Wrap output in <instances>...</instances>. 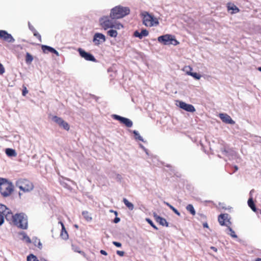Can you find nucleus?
Wrapping results in <instances>:
<instances>
[{
    "label": "nucleus",
    "instance_id": "nucleus-1",
    "mask_svg": "<svg viewBox=\"0 0 261 261\" xmlns=\"http://www.w3.org/2000/svg\"><path fill=\"white\" fill-rule=\"evenodd\" d=\"M0 214L4 215L6 220L17 227L26 229L28 228V217L23 213L14 215L6 205L0 203Z\"/></svg>",
    "mask_w": 261,
    "mask_h": 261
},
{
    "label": "nucleus",
    "instance_id": "nucleus-2",
    "mask_svg": "<svg viewBox=\"0 0 261 261\" xmlns=\"http://www.w3.org/2000/svg\"><path fill=\"white\" fill-rule=\"evenodd\" d=\"M16 186L18 188L21 192L19 191L18 195L21 198V195L23 193H28L32 191L34 186L33 183L30 180L25 178H20L16 181Z\"/></svg>",
    "mask_w": 261,
    "mask_h": 261
},
{
    "label": "nucleus",
    "instance_id": "nucleus-3",
    "mask_svg": "<svg viewBox=\"0 0 261 261\" xmlns=\"http://www.w3.org/2000/svg\"><path fill=\"white\" fill-rule=\"evenodd\" d=\"M129 12L128 8L116 6L111 10L110 17L112 19L121 18L128 15Z\"/></svg>",
    "mask_w": 261,
    "mask_h": 261
},
{
    "label": "nucleus",
    "instance_id": "nucleus-4",
    "mask_svg": "<svg viewBox=\"0 0 261 261\" xmlns=\"http://www.w3.org/2000/svg\"><path fill=\"white\" fill-rule=\"evenodd\" d=\"M14 187L12 182L6 178L0 182V193L4 197L9 196L13 191Z\"/></svg>",
    "mask_w": 261,
    "mask_h": 261
},
{
    "label": "nucleus",
    "instance_id": "nucleus-5",
    "mask_svg": "<svg viewBox=\"0 0 261 261\" xmlns=\"http://www.w3.org/2000/svg\"><path fill=\"white\" fill-rule=\"evenodd\" d=\"M142 19L143 24L147 27L156 26L159 24L158 18L147 12L142 14Z\"/></svg>",
    "mask_w": 261,
    "mask_h": 261
},
{
    "label": "nucleus",
    "instance_id": "nucleus-6",
    "mask_svg": "<svg viewBox=\"0 0 261 261\" xmlns=\"http://www.w3.org/2000/svg\"><path fill=\"white\" fill-rule=\"evenodd\" d=\"M158 40L159 42L164 45L173 44L176 45L179 43L173 36L169 34L159 36Z\"/></svg>",
    "mask_w": 261,
    "mask_h": 261
},
{
    "label": "nucleus",
    "instance_id": "nucleus-7",
    "mask_svg": "<svg viewBox=\"0 0 261 261\" xmlns=\"http://www.w3.org/2000/svg\"><path fill=\"white\" fill-rule=\"evenodd\" d=\"M99 21L101 26L105 30L109 28H113L112 25L114 21L109 16H103L100 18Z\"/></svg>",
    "mask_w": 261,
    "mask_h": 261
},
{
    "label": "nucleus",
    "instance_id": "nucleus-8",
    "mask_svg": "<svg viewBox=\"0 0 261 261\" xmlns=\"http://www.w3.org/2000/svg\"><path fill=\"white\" fill-rule=\"evenodd\" d=\"M53 120L57 123L60 127H63L66 130H69L70 128L69 125L67 122L65 121L62 118L59 117L57 116L53 117Z\"/></svg>",
    "mask_w": 261,
    "mask_h": 261
},
{
    "label": "nucleus",
    "instance_id": "nucleus-9",
    "mask_svg": "<svg viewBox=\"0 0 261 261\" xmlns=\"http://www.w3.org/2000/svg\"><path fill=\"white\" fill-rule=\"evenodd\" d=\"M218 221L222 226H226L229 227L231 222L229 218V215L227 214H221L218 217Z\"/></svg>",
    "mask_w": 261,
    "mask_h": 261
},
{
    "label": "nucleus",
    "instance_id": "nucleus-10",
    "mask_svg": "<svg viewBox=\"0 0 261 261\" xmlns=\"http://www.w3.org/2000/svg\"><path fill=\"white\" fill-rule=\"evenodd\" d=\"M0 39L9 43H13L15 41L12 36L4 30H0Z\"/></svg>",
    "mask_w": 261,
    "mask_h": 261
},
{
    "label": "nucleus",
    "instance_id": "nucleus-11",
    "mask_svg": "<svg viewBox=\"0 0 261 261\" xmlns=\"http://www.w3.org/2000/svg\"><path fill=\"white\" fill-rule=\"evenodd\" d=\"M113 118L116 120H119L121 123L124 124L128 127H130L133 125L132 121L128 118L122 117L117 115H113Z\"/></svg>",
    "mask_w": 261,
    "mask_h": 261
},
{
    "label": "nucleus",
    "instance_id": "nucleus-12",
    "mask_svg": "<svg viewBox=\"0 0 261 261\" xmlns=\"http://www.w3.org/2000/svg\"><path fill=\"white\" fill-rule=\"evenodd\" d=\"M79 53L80 56L84 58L86 60L90 61L93 62H96V60L94 57L91 54L88 53L82 48H79L78 49Z\"/></svg>",
    "mask_w": 261,
    "mask_h": 261
},
{
    "label": "nucleus",
    "instance_id": "nucleus-13",
    "mask_svg": "<svg viewBox=\"0 0 261 261\" xmlns=\"http://www.w3.org/2000/svg\"><path fill=\"white\" fill-rule=\"evenodd\" d=\"M106 41V37L104 35L101 33H95L94 38L93 42L96 45H99L101 43L104 42Z\"/></svg>",
    "mask_w": 261,
    "mask_h": 261
},
{
    "label": "nucleus",
    "instance_id": "nucleus-14",
    "mask_svg": "<svg viewBox=\"0 0 261 261\" xmlns=\"http://www.w3.org/2000/svg\"><path fill=\"white\" fill-rule=\"evenodd\" d=\"M178 106L181 109L187 112L193 113L196 111L193 105L191 104L186 103V102L183 101H179Z\"/></svg>",
    "mask_w": 261,
    "mask_h": 261
},
{
    "label": "nucleus",
    "instance_id": "nucleus-15",
    "mask_svg": "<svg viewBox=\"0 0 261 261\" xmlns=\"http://www.w3.org/2000/svg\"><path fill=\"white\" fill-rule=\"evenodd\" d=\"M219 118L223 122L227 124H233L235 123V122L231 119L230 116L225 113L220 114Z\"/></svg>",
    "mask_w": 261,
    "mask_h": 261
},
{
    "label": "nucleus",
    "instance_id": "nucleus-16",
    "mask_svg": "<svg viewBox=\"0 0 261 261\" xmlns=\"http://www.w3.org/2000/svg\"><path fill=\"white\" fill-rule=\"evenodd\" d=\"M153 217L155 220V221L158 222L160 225L162 226H165L166 227L168 226V223L167 222L165 218H163L159 216H158L157 214H154Z\"/></svg>",
    "mask_w": 261,
    "mask_h": 261
},
{
    "label": "nucleus",
    "instance_id": "nucleus-17",
    "mask_svg": "<svg viewBox=\"0 0 261 261\" xmlns=\"http://www.w3.org/2000/svg\"><path fill=\"white\" fill-rule=\"evenodd\" d=\"M59 223L61 224L62 226V229L60 232V237L63 240H66L68 239V233L66 230L65 227L63 224V223L61 221L59 222Z\"/></svg>",
    "mask_w": 261,
    "mask_h": 261
},
{
    "label": "nucleus",
    "instance_id": "nucleus-18",
    "mask_svg": "<svg viewBox=\"0 0 261 261\" xmlns=\"http://www.w3.org/2000/svg\"><path fill=\"white\" fill-rule=\"evenodd\" d=\"M148 34V31L146 29H143L141 32L136 31L134 33V36L136 37H138L139 39H142L143 37L147 36Z\"/></svg>",
    "mask_w": 261,
    "mask_h": 261
},
{
    "label": "nucleus",
    "instance_id": "nucleus-19",
    "mask_svg": "<svg viewBox=\"0 0 261 261\" xmlns=\"http://www.w3.org/2000/svg\"><path fill=\"white\" fill-rule=\"evenodd\" d=\"M227 8L228 11L232 10L231 14L237 13L240 12V9L232 3H228L227 4Z\"/></svg>",
    "mask_w": 261,
    "mask_h": 261
},
{
    "label": "nucleus",
    "instance_id": "nucleus-20",
    "mask_svg": "<svg viewBox=\"0 0 261 261\" xmlns=\"http://www.w3.org/2000/svg\"><path fill=\"white\" fill-rule=\"evenodd\" d=\"M248 204L253 212H257V208H256V206L255 205V204L253 201V199L252 197L248 199Z\"/></svg>",
    "mask_w": 261,
    "mask_h": 261
},
{
    "label": "nucleus",
    "instance_id": "nucleus-21",
    "mask_svg": "<svg viewBox=\"0 0 261 261\" xmlns=\"http://www.w3.org/2000/svg\"><path fill=\"white\" fill-rule=\"evenodd\" d=\"M5 152L8 156H16L17 155L15 150L13 149L7 148Z\"/></svg>",
    "mask_w": 261,
    "mask_h": 261
},
{
    "label": "nucleus",
    "instance_id": "nucleus-22",
    "mask_svg": "<svg viewBox=\"0 0 261 261\" xmlns=\"http://www.w3.org/2000/svg\"><path fill=\"white\" fill-rule=\"evenodd\" d=\"M82 215L87 221H91L92 219L91 214L88 211H83Z\"/></svg>",
    "mask_w": 261,
    "mask_h": 261
},
{
    "label": "nucleus",
    "instance_id": "nucleus-23",
    "mask_svg": "<svg viewBox=\"0 0 261 261\" xmlns=\"http://www.w3.org/2000/svg\"><path fill=\"white\" fill-rule=\"evenodd\" d=\"M123 202H124L126 206L128 207L129 210H133L134 209V206L133 204L128 201L127 199H126V198H123Z\"/></svg>",
    "mask_w": 261,
    "mask_h": 261
},
{
    "label": "nucleus",
    "instance_id": "nucleus-24",
    "mask_svg": "<svg viewBox=\"0 0 261 261\" xmlns=\"http://www.w3.org/2000/svg\"><path fill=\"white\" fill-rule=\"evenodd\" d=\"M54 48L47 46V45H42V49L44 53H47L48 52L52 53L53 50H54Z\"/></svg>",
    "mask_w": 261,
    "mask_h": 261
},
{
    "label": "nucleus",
    "instance_id": "nucleus-25",
    "mask_svg": "<svg viewBox=\"0 0 261 261\" xmlns=\"http://www.w3.org/2000/svg\"><path fill=\"white\" fill-rule=\"evenodd\" d=\"M33 60V56L29 53H27L25 56V62L27 64H30L32 62Z\"/></svg>",
    "mask_w": 261,
    "mask_h": 261
},
{
    "label": "nucleus",
    "instance_id": "nucleus-26",
    "mask_svg": "<svg viewBox=\"0 0 261 261\" xmlns=\"http://www.w3.org/2000/svg\"><path fill=\"white\" fill-rule=\"evenodd\" d=\"M186 209L188 211H189L193 216H194L196 214V212L194 210V208L193 205L189 204L187 207Z\"/></svg>",
    "mask_w": 261,
    "mask_h": 261
},
{
    "label": "nucleus",
    "instance_id": "nucleus-27",
    "mask_svg": "<svg viewBox=\"0 0 261 261\" xmlns=\"http://www.w3.org/2000/svg\"><path fill=\"white\" fill-rule=\"evenodd\" d=\"M108 34L112 37H116L118 33L116 30H110L108 31Z\"/></svg>",
    "mask_w": 261,
    "mask_h": 261
},
{
    "label": "nucleus",
    "instance_id": "nucleus-28",
    "mask_svg": "<svg viewBox=\"0 0 261 261\" xmlns=\"http://www.w3.org/2000/svg\"><path fill=\"white\" fill-rule=\"evenodd\" d=\"M189 75H191L196 80H199L201 77V75L196 72H188Z\"/></svg>",
    "mask_w": 261,
    "mask_h": 261
},
{
    "label": "nucleus",
    "instance_id": "nucleus-29",
    "mask_svg": "<svg viewBox=\"0 0 261 261\" xmlns=\"http://www.w3.org/2000/svg\"><path fill=\"white\" fill-rule=\"evenodd\" d=\"M27 261H39L36 256L30 254L27 257Z\"/></svg>",
    "mask_w": 261,
    "mask_h": 261
},
{
    "label": "nucleus",
    "instance_id": "nucleus-30",
    "mask_svg": "<svg viewBox=\"0 0 261 261\" xmlns=\"http://www.w3.org/2000/svg\"><path fill=\"white\" fill-rule=\"evenodd\" d=\"M112 26L113 28H115L116 29H120L121 28H122L123 27L122 24H121L120 23H117L116 22H113Z\"/></svg>",
    "mask_w": 261,
    "mask_h": 261
},
{
    "label": "nucleus",
    "instance_id": "nucleus-31",
    "mask_svg": "<svg viewBox=\"0 0 261 261\" xmlns=\"http://www.w3.org/2000/svg\"><path fill=\"white\" fill-rule=\"evenodd\" d=\"M229 231L230 232L229 234L234 238H237V236L235 232L232 230V229L230 227V225H229V227H227Z\"/></svg>",
    "mask_w": 261,
    "mask_h": 261
},
{
    "label": "nucleus",
    "instance_id": "nucleus-32",
    "mask_svg": "<svg viewBox=\"0 0 261 261\" xmlns=\"http://www.w3.org/2000/svg\"><path fill=\"white\" fill-rule=\"evenodd\" d=\"M133 133L134 134L136 139L140 141H143L142 137L139 135V134L136 130H134Z\"/></svg>",
    "mask_w": 261,
    "mask_h": 261
},
{
    "label": "nucleus",
    "instance_id": "nucleus-33",
    "mask_svg": "<svg viewBox=\"0 0 261 261\" xmlns=\"http://www.w3.org/2000/svg\"><path fill=\"white\" fill-rule=\"evenodd\" d=\"M146 221L155 229L158 230V227L153 224L152 221L149 218L146 219Z\"/></svg>",
    "mask_w": 261,
    "mask_h": 261
},
{
    "label": "nucleus",
    "instance_id": "nucleus-34",
    "mask_svg": "<svg viewBox=\"0 0 261 261\" xmlns=\"http://www.w3.org/2000/svg\"><path fill=\"white\" fill-rule=\"evenodd\" d=\"M34 34V36H35L38 40L40 42H41V35H40V34L39 33H38L37 31H36V32H34L33 33Z\"/></svg>",
    "mask_w": 261,
    "mask_h": 261
},
{
    "label": "nucleus",
    "instance_id": "nucleus-35",
    "mask_svg": "<svg viewBox=\"0 0 261 261\" xmlns=\"http://www.w3.org/2000/svg\"><path fill=\"white\" fill-rule=\"evenodd\" d=\"M167 204L169 206V207L176 214H177L178 215H179V213L178 212V211L175 208H174L173 206H172L171 205L169 204V203H167Z\"/></svg>",
    "mask_w": 261,
    "mask_h": 261
},
{
    "label": "nucleus",
    "instance_id": "nucleus-36",
    "mask_svg": "<svg viewBox=\"0 0 261 261\" xmlns=\"http://www.w3.org/2000/svg\"><path fill=\"white\" fill-rule=\"evenodd\" d=\"M22 88H23V89H22V94L23 96H24L28 93V90H27V87L24 85H23Z\"/></svg>",
    "mask_w": 261,
    "mask_h": 261
},
{
    "label": "nucleus",
    "instance_id": "nucleus-37",
    "mask_svg": "<svg viewBox=\"0 0 261 261\" xmlns=\"http://www.w3.org/2000/svg\"><path fill=\"white\" fill-rule=\"evenodd\" d=\"M5 71V68L3 65L0 63V74H3Z\"/></svg>",
    "mask_w": 261,
    "mask_h": 261
},
{
    "label": "nucleus",
    "instance_id": "nucleus-38",
    "mask_svg": "<svg viewBox=\"0 0 261 261\" xmlns=\"http://www.w3.org/2000/svg\"><path fill=\"white\" fill-rule=\"evenodd\" d=\"M29 28L30 30L34 33V32H36L37 31L35 29V28L31 25L30 23H29Z\"/></svg>",
    "mask_w": 261,
    "mask_h": 261
},
{
    "label": "nucleus",
    "instance_id": "nucleus-39",
    "mask_svg": "<svg viewBox=\"0 0 261 261\" xmlns=\"http://www.w3.org/2000/svg\"><path fill=\"white\" fill-rule=\"evenodd\" d=\"M4 215L0 214V226H1L4 222Z\"/></svg>",
    "mask_w": 261,
    "mask_h": 261
},
{
    "label": "nucleus",
    "instance_id": "nucleus-40",
    "mask_svg": "<svg viewBox=\"0 0 261 261\" xmlns=\"http://www.w3.org/2000/svg\"><path fill=\"white\" fill-rule=\"evenodd\" d=\"M113 244L117 247H121V244L119 242L114 241L113 242Z\"/></svg>",
    "mask_w": 261,
    "mask_h": 261
},
{
    "label": "nucleus",
    "instance_id": "nucleus-41",
    "mask_svg": "<svg viewBox=\"0 0 261 261\" xmlns=\"http://www.w3.org/2000/svg\"><path fill=\"white\" fill-rule=\"evenodd\" d=\"M117 254L120 256H122L124 255V252L122 251L118 250L117 251Z\"/></svg>",
    "mask_w": 261,
    "mask_h": 261
},
{
    "label": "nucleus",
    "instance_id": "nucleus-42",
    "mask_svg": "<svg viewBox=\"0 0 261 261\" xmlns=\"http://www.w3.org/2000/svg\"><path fill=\"white\" fill-rule=\"evenodd\" d=\"M120 218H118V217H116V218H115V219H114V221H114V222L115 223H118V222L120 221Z\"/></svg>",
    "mask_w": 261,
    "mask_h": 261
},
{
    "label": "nucleus",
    "instance_id": "nucleus-43",
    "mask_svg": "<svg viewBox=\"0 0 261 261\" xmlns=\"http://www.w3.org/2000/svg\"><path fill=\"white\" fill-rule=\"evenodd\" d=\"M24 238L26 240V241L28 243H31V240L29 238V237L27 236L26 235L24 236Z\"/></svg>",
    "mask_w": 261,
    "mask_h": 261
},
{
    "label": "nucleus",
    "instance_id": "nucleus-44",
    "mask_svg": "<svg viewBox=\"0 0 261 261\" xmlns=\"http://www.w3.org/2000/svg\"><path fill=\"white\" fill-rule=\"evenodd\" d=\"M100 252L101 254H103L104 255H107V254H108L107 252L103 250H101Z\"/></svg>",
    "mask_w": 261,
    "mask_h": 261
},
{
    "label": "nucleus",
    "instance_id": "nucleus-45",
    "mask_svg": "<svg viewBox=\"0 0 261 261\" xmlns=\"http://www.w3.org/2000/svg\"><path fill=\"white\" fill-rule=\"evenodd\" d=\"M52 53L56 54L57 56H59V53L55 49H54V50H53Z\"/></svg>",
    "mask_w": 261,
    "mask_h": 261
},
{
    "label": "nucleus",
    "instance_id": "nucleus-46",
    "mask_svg": "<svg viewBox=\"0 0 261 261\" xmlns=\"http://www.w3.org/2000/svg\"><path fill=\"white\" fill-rule=\"evenodd\" d=\"M52 53L56 54L57 56H59V53L55 49H54V50H53Z\"/></svg>",
    "mask_w": 261,
    "mask_h": 261
},
{
    "label": "nucleus",
    "instance_id": "nucleus-47",
    "mask_svg": "<svg viewBox=\"0 0 261 261\" xmlns=\"http://www.w3.org/2000/svg\"><path fill=\"white\" fill-rule=\"evenodd\" d=\"M23 49V48L22 46H20V45H18L16 47V50H22Z\"/></svg>",
    "mask_w": 261,
    "mask_h": 261
},
{
    "label": "nucleus",
    "instance_id": "nucleus-48",
    "mask_svg": "<svg viewBox=\"0 0 261 261\" xmlns=\"http://www.w3.org/2000/svg\"><path fill=\"white\" fill-rule=\"evenodd\" d=\"M211 249H212L213 250H214L215 252H217V249L214 247V246H211Z\"/></svg>",
    "mask_w": 261,
    "mask_h": 261
},
{
    "label": "nucleus",
    "instance_id": "nucleus-49",
    "mask_svg": "<svg viewBox=\"0 0 261 261\" xmlns=\"http://www.w3.org/2000/svg\"><path fill=\"white\" fill-rule=\"evenodd\" d=\"M257 214H259L261 215V208L257 209V212H255Z\"/></svg>",
    "mask_w": 261,
    "mask_h": 261
},
{
    "label": "nucleus",
    "instance_id": "nucleus-50",
    "mask_svg": "<svg viewBox=\"0 0 261 261\" xmlns=\"http://www.w3.org/2000/svg\"><path fill=\"white\" fill-rule=\"evenodd\" d=\"M203 227H208V224L206 223H204L203 224Z\"/></svg>",
    "mask_w": 261,
    "mask_h": 261
},
{
    "label": "nucleus",
    "instance_id": "nucleus-51",
    "mask_svg": "<svg viewBox=\"0 0 261 261\" xmlns=\"http://www.w3.org/2000/svg\"><path fill=\"white\" fill-rule=\"evenodd\" d=\"M234 168L235 171H237L238 170V167L237 166H235Z\"/></svg>",
    "mask_w": 261,
    "mask_h": 261
},
{
    "label": "nucleus",
    "instance_id": "nucleus-52",
    "mask_svg": "<svg viewBox=\"0 0 261 261\" xmlns=\"http://www.w3.org/2000/svg\"><path fill=\"white\" fill-rule=\"evenodd\" d=\"M255 261H261V258H258L255 260Z\"/></svg>",
    "mask_w": 261,
    "mask_h": 261
},
{
    "label": "nucleus",
    "instance_id": "nucleus-53",
    "mask_svg": "<svg viewBox=\"0 0 261 261\" xmlns=\"http://www.w3.org/2000/svg\"><path fill=\"white\" fill-rule=\"evenodd\" d=\"M78 252L80 253H82V254H84V252H83V251H77Z\"/></svg>",
    "mask_w": 261,
    "mask_h": 261
},
{
    "label": "nucleus",
    "instance_id": "nucleus-54",
    "mask_svg": "<svg viewBox=\"0 0 261 261\" xmlns=\"http://www.w3.org/2000/svg\"><path fill=\"white\" fill-rule=\"evenodd\" d=\"M258 70L260 71H261V67H259L258 68Z\"/></svg>",
    "mask_w": 261,
    "mask_h": 261
},
{
    "label": "nucleus",
    "instance_id": "nucleus-55",
    "mask_svg": "<svg viewBox=\"0 0 261 261\" xmlns=\"http://www.w3.org/2000/svg\"><path fill=\"white\" fill-rule=\"evenodd\" d=\"M3 178L0 177V182H1V181H3Z\"/></svg>",
    "mask_w": 261,
    "mask_h": 261
},
{
    "label": "nucleus",
    "instance_id": "nucleus-56",
    "mask_svg": "<svg viewBox=\"0 0 261 261\" xmlns=\"http://www.w3.org/2000/svg\"><path fill=\"white\" fill-rule=\"evenodd\" d=\"M115 215H117V213L116 212H115Z\"/></svg>",
    "mask_w": 261,
    "mask_h": 261
}]
</instances>
